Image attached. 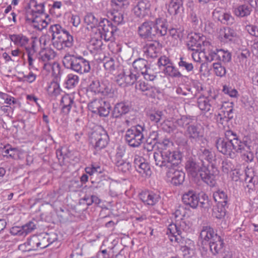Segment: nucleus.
<instances>
[{
    "instance_id": "f257e3e1",
    "label": "nucleus",
    "mask_w": 258,
    "mask_h": 258,
    "mask_svg": "<svg viewBox=\"0 0 258 258\" xmlns=\"http://www.w3.org/2000/svg\"><path fill=\"white\" fill-rule=\"evenodd\" d=\"M216 147L219 152L231 158L234 157L235 152L242 153L249 149L246 142L239 140L237 135L231 131L225 133L224 138H220L217 140Z\"/></svg>"
},
{
    "instance_id": "f03ea898",
    "label": "nucleus",
    "mask_w": 258,
    "mask_h": 258,
    "mask_svg": "<svg viewBox=\"0 0 258 258\" xmlns=\"http://www.w3.org/2000/svg\"><path fill=\"white\" fill-rule=\"evenodd\" d=\"M185 169L188 174L192 177L197 179L201 178L211 186L215 185L217 170L212 165L206 166L203 161L199 163L193 159H189L186 162Z\"/></svg>"
},
{
    "instance_id": "7ed1b4c3",
    "label": "nucleus",
    "mask_w": 258,
    "mask_h": 258,
    "mask_svg": "<svg viewBox=\"0 0 258 258\" xmlns=\"http://www.w3.org/2000/svg\"><path fill=\"white\" fill-rule=\"evenodd\" d=\"M49 31L52 33L53 45L58 50L70 48L74 44V39L69 31L59 24L51 25Z\"/></svg>"
},
{
    "instance_id": "20e7f679",
    "label": "nucleus",
    "mask_w": 258,
    "mask_h": 258,
    "mask_svg": "<svg viewBox=\"0 0 258 258\" xmlns=\"http://www.w3.org/2000/svg\"><path fill=\"white\" fill-rule=\"evenodd\" d=\"M62 62L66 68L80 74L88 73L91 69L89 61L81 56L67 54L63 57Z\"/></svg>"
},
{
    "instance_id": "39448f33",
    "label": "nucleus",
    "mask_w": 258,
    "mask_h": 258,
    "mask_svg": "<svg viewBox=\"0 0 258 258\" xmlns=\"http://www.w3.org/2000/svg\"><path fill=\"white\" fill-rule=\"evenodd\" d=\"M191 224L188 221L181 219L175 224H170L166 230V235L171 242L180 243L182 240V232L190 231Z\"/></svg>"
},
{
    "instance_id": "423d86ee",
    "label": "nucleus",
    "mask_w": 258,
    "mask_h": 258,
    "mask_svg": "<svg viewBox=\"0 0 258 258\" xmlns=\"http://www.w3.org/2000/svg\"><path fill=\"white\" fill-rule=\"evenodd\" d=\"M161 23L160 18H156L155 21L144 22L138 28L140 36L143 39H153L156 37L161 36V30L158 26Z\"/></svg>"
},
{
    "instance_id": "0eeeda50",
    "label": "nucleus",
    "mask_w": 258,
    "mask_h": 258,
    "mask_svg": "<svg viewBox=\"0 0 258 258\" xmlns=\"http://www.w3.org/2000/svg\"><path fill=\"white\" fill-rule=\"evenodd\" d=\"M143 131V127L140 125L133 127L126 131L125 139L130 146L138 147L141 144L144 139Z\"/></svg>"
},
{
    "instance_id": "6e6552de",
    "label": "nucleus",
    "mask_w": 258,
    "mask_h": 258,
    "mask_svg": "<svg viewBox=\"0 0 258 258\" xmlns=\"http://www.w3.org/2000/svg\"><path fill=\"white\" fill-rule=\"evenodd\" d=\"M199 108L204 113L209 112L210 114L215 109L220 107L221 101L217 100L215 97H200L197 101Z\"/></svg>"
},
{
    "instance_id": "1a4fd4ad",
    "label": "nucleus",
    "mask_w": 258,
    "mask_h": 258,
    "mask_svg": "<svg viewBox=\"0 0 258 258\" xmlns=\"http://www.w3.org/2000/svg\"><path fill=\"white\" fill-rule=\"evenodd\" d=\"M98 30L100 31V37L105 41H113L114 39V34L118 30L116 26L107 19H103L99 23Z\"/></svg>"
},
{
    "instance_id": "9d476101",
    "label": "nucleus",
    "mask_w": 258,
    "mask_h": 258,
    "mask_svg": "<svg viewBox=\"0 0 258 258\" xmlns=\"http://www.w3.org/2000/svg\"><path fill=\"white\" fill-rule=\"evenodd\" d=\"M109 137L103 130L96 131L92 134V143L94 144V148L96 151H99L107 145Z\"/></svg>"
},
{
    "instance_id": "9b49d317",
    "label": "nucleus",
    "mask_w": 258,
    "mask_h": 258,
    "mask_svg": "<svg viewBox=\"0 0 258 258\" xmlns=\"http://www.w3.org/2000/svg\"><path fill=\"white\" fill-rule=\"evenodd\" d=\"M136 88L144 92L147 96L160 99L161 92L159 88L152 87L144 81L140 80L137 82Z\"/></svg>"
},
{
    "instance_id": "f8f14e48",
    "label": "nucleus",
    "mask_w": 258,
    "mask_h": 258,
    "mask_svg": "<svg viewBox=\"0 0 258 258\" xmlns=\"http://www.w3.org/2000/svg\"><path fill=\"white\" fill-rule=\"evenodd\" d=\"M219 236L214 229L210 226H204L201 230L200 237L203 245L209 244Z\"/></svg>"
},
{
    "instance_id": "ddd939ff",
    "label": "nucleus",
    "mask_w": 258,
    "mask_h": 258,
    "mask_svg": "<svg viewBox=\"0 0 258 258\" xmlns=\"http://www.w3.org/2000/svg\"><path fill=\"white\" fill-rule=\"evenodd\" d=\"M187 43L189 50L191 51L198 50L202 48L203 46L206 45L208 42L205 41V37L199 34L195 33L189 37Z\"/></svg>"
},
{
    "instance_id": "4468645a",
    "label": "nucleus",
    "mask_w": 258,
    "mask_h": 258,
    "mask_svg": "<svg viewBox=\"0 0 258 258\" xmlns=\"http://www.w3.org/2000/svg\"><path fill=\"white\" fill-rule=\"evenodd\" d=\"M144 149L148 152L154 150V159L155 164L161 167V144L159 142H152L151 144L146 142L144 145Z\"/></svg>"
},
{
    "instance_id": "2eb2a0df",
    "label": "nucleus",
    "mask_w": 258,
    "mask_h": 258,
    "mask_svg": "<svg viewBox=\"0 0 258 258\" xmlns=\"http://www.w3.org/2000/svg\"><path fill=\"white\" fill-rule=\"evenodd\" d=\"M161 45L158 41L149 42L143 48V51L147 56L155 58L160 53Z\"/></svg>"
},
{
    "instance_id": "dca6fc26",
    "label": "nucleus",
    "mask_w": 258,
    "mask_h": 258,
    "mask_svg": "<svg viewBox=\"0 0 258 258\" xmlns=\"http://www.w3.org/2000/svg\"><path fill=\"white\" fill-rule=\"evenodd\" d=\"M207 59L209 61H212L214 59H218L223 63L229 62L231 59V54L227 50L223 49H217L216 51L211 52Z\"/></svg>"
},
{
    "instance_id": "f3484780",
    "label": "nucleus",
    "mask_w": 258,
    "mask_h": 258,
    "mask_svg": "<svg viewBox=\"0 0 258 258\" xmlns=\"http://www.w3.org/2000/svg\"><path fill=\"white\" fill-rule=\"evenodd\" d=\"M199 199V195L192 190H189L185 192L182 198L184 204L193 209L196 208L198 206Z\"/></svg>"
},
{
    "instance_id": "a211bd4d",
    "label": "nucleus",
    "mask_w": 258,
    "mask_h": 258,
    "mask_svg": "<svg viewBox=\"0 0 258 258\" xmlns=\"http://www.w3.org/2000/svg\"><path fill=\"white\" fill-rule=\"evenodd\" d=\"M162 66H164L163 69L164 73L169 76L172 77H181V73L176 69L172 65L170 59L165 56H162Z\"/></svg>"
},
{
    "instance_id": "6ab92c4d",
    "label": "nucleus",
    "mask_w": 258,
    "mask_h": 258,
    "mask_svg": "<svg viewBox=\"0 0 258 258\" xmlns=\"http://www.w3.org/2000/svg\"><path fill=\"white\" fill-rule=\"evenodd\" d=\"M89 89L96 94H101L103 96L107 95L110 89L103 84H100L99 80L94 79L91 81L89 86Z\"/></svg>"
},
{
    "instance_id": "aec40b11",
    "label": "nucleus",
    "mask_w": 258,
    "mask_h": 258,
    "mask_svg": "<svg viewBox=\"0 0 258 258\" xmlns=\"http://www.w3.org/2000/svg\"><path fill=\"white\" fill-rule=\"evenodd\" d=\"M213 15L224 24L232 25L234 22V18L231 14L223 10L215 9L213 12Z\"/></svg>"
},
{
    "instance_id": "412c9836",
    "label": "nucleus",
    "mask_w": 258,
    "mask_h": 258,
    "mask_svg": "<svg viewBox=\"0 0 258 258\" xmlns=\"http://www.w3.org/2000/svg\"><path fill=\"white\" fill-rule=\"evenodd\" d=\"M45 17V19H42L39 16H35L34 18L27 17V21L32 23V26L33 28L38 30L41 31L46 28L50 22V19L47 20L48 15H46Z\"/></svg>"
},
{
    "instance_id": "4be33fe9",
    "label": "nucleus",
    "mask_w": 258,
    "mask_h": 258,
    "mask_svg": "<svg viewBox=\"0 0 258 258\" xmlns=\"http://www.w3.org/2000/svg\"><path fill=\"white\" fill-rule=\"evenodd\" d=\"M150 6V4L147 1H142L138 2L134 9L135 14L139 18L144 17L149 13Z\"/></svg>"
},
{
    "instance_id": "5701e85b",
    "label": "nucleus",
    "mask_w": 258,
    "mask_h": 258,
    "mask_svg": "<svg viewBox=\"0 0 258 258\" xmlns=\"http://www.w3.org/2000/svg\"><path fill=\"white\" fill-rule=\"evenodd\" d=\"M139 197L145 204L153 206L158 201L159 196L149 190H145L139 194Z\"/></svg>"
},
{
    "instance_id": "b1692460",
    "label": "nucleus",
    "mask_w": 258,
    "mask_h": 258,
    "mask_svg": "<svg viewBox=\"0 0 258 258\" xmlns=\"http://www.w3.org/2000/svg\"><path fill=\"white\" fill-rule=\"evenodd\" d=\"M237 36V33L235 31L229 27L224 28L220 31V37L221 40L224 42L235 40Z\"/></svg>"
},
{
    "instance_id": "393cba45",
    "label": "nucleus",
    "mask_w": 258,
    "mask_h": 258,
    "mask_svg": "<svg viewBox=\"0 0 258 258\" xmlns=\"http://www.w3.org/2000/svg\"><path fill=\"white\" fill-rule=\"evenodd\" d=\"M185 120L186 118L184 117H182L180 118L177 119L175 122L170 120L164 121L162 122V130L169 133L173 131L177 126H183Z\"/></svg>"
},
{
    "instance_id": "a878e982",
    "label": "nucleus",
    "mask_w": 258,
    "mask_h": 258,
    "mask_svg": "<svg viewBox=\"0 0 258 258\" xmlns=\"http://www.w3.org/2000/svg\"><path fill=\"white\" fill-rule=\"evenodd\" d=\"M245 184L249 189H252L254 185L257 183V177L255 175L254 172L252 169L247 168L245 171Z\"/></svg>"
},
{
    "instance_id": "bb28decb",
    "label": "nucleus",
    "mask_w": 258,
    "mask_h": 258,
    "mask_svg": "<svg viewBox=\"0 0 258 258\" xmlns=\"http://www.w3.org/2000/svg\"><path fill=\"white\" fill-rule=\"evenodd\" d=\"M10 39L18 47L25 48L29 46V39L22 34L12 35Z\"/></svg>"
},
{
    "instance_id": "cd10ccee",
    "label": "nucleus",
    "mask_w": 258,
    "mask_h": 258,
    "mask_svg": "<svg viewBox=\"0 0 258 258\" xmlns=\"http://www.w3.org/2000/svg\"><path fill=\"white\" fill-rule=\"evenodd\" d=\"M210 249L212 253L216 255L223 251L224 246L223 240L220 236L216 238L213 241L209 244Z\"/></svg>"
},
{
    "instance_id": "c85d7f7f",
    "label": "nucleus",
    "mask_w": 258,
    "mask_h": 258,
    "mask_svg": "<svg viewBox=\"0 0 258 258\" xmlns=\"http://www.w3.org/2000/svg\"><path fill=\"white\" fill-rule=\"evenodd\" d=\"M130 109V106L125 102L117 103L113 109L112 115L115 118H118L127 113Z\"/></svg>"
},
{
    "instance_id": "c756f323",
    "label": "nucleus",
    "mask_w": 258,
    "mask_h": 258,
    "mask_svg": "<svg viewBox=\"0 0 258 258\" xmlns=\"http://www.w3.org/2000/svg\"><path fill=\"white\" fill-rule=\"evenodd\" d=\"M56 56L55 52L50 48L42 49L39 53L38 59L43 62H50Z\"/></svg>"
},
{
    "instance_id": "7c9ffc66",
    "label": "nucleus",
    "mask_w": 258,
    "mask_h": 258,
    "mask_svg": "<svg viewBox=\"0 0 258 258\" xmlns=\"http://www.w3.org/2000/svg\"><path fill=\"white\" fill-rule=\"evenodd\" d=\"M133 66L137 72L136 73H141L142 75L146 74L148 72V62L144 59L139 58L136 59L133 63Z\"/></svg>"
},
{
    "instance_id": "2f4dec72",
    "label": "nucleus",
    "mask_w": 258,
    "mask_h": 258,
    "mask_svg": "<svg viewBox=\"0 0 258 258\" xmlns=\"http://www.w3.org/2000/svg\"><path fill=\"white\" fill-rule=\"evenodd\" d=\"M162 157L164 160H162V166H166V162L168 163H171L174 161H178L181 157L180 155L174 151H171V149H169L167 152H164V154L162 153Z\"/></svg>"
},
{
    "instance_id": "473e14b6",
    "label": "nucleus",
    "mask_w": 258,
    "mask_h": 258,
    "mask_svg": "<svg viewBox=\"0 0 258 258\" xmlns=\"http://www.w3.org/2000/svg\"><path fill=\"white\" fill-rule=\"evenodd\" d=\"M62 110L65 113H68L71 109L75 106L74 97L69 94L64 95L61 99Z\"/></svg>"
},
{
    "instance_id": "72a5a7b5",
    "label": "nucleus",
    "mask_w": 258,
    "mask_h": 258,
    "mask_svg": "<svg viewBox=\"0 0 258 258\" xmlns=\"http://www.w3.org/2000/svg\"><path fill=\"white\" fill-rule=\"evenodd\" d=\"M30 5H33L30 12V15L31 16V18H34L35 16L39 17L40 15H42L44 13V3L37 4L35 1L32 0L30 2Z\"/></svg>"
},
{
    "instance_id": "f704fd0d",
    "label": "nucleus",
    "mask_w": 258,
    "mask_h": 258,
    "mask_svg": "<svg viewBox=\"0 0 258 258\" xmlns=\"http://www.w3.org/2000/svg\"><path fill=\"white\" fill-rule=\"evenodd\" d=\"M251 9L248 5L244 4L237 6L234 9V13L238 17H244L250 14Z\"/></svg>"
},
{
    "instance_id": "c9c22d12",
    "label": "nucleus",
    "mask_w": 258,
    "mask_h": 258,
    "mask_svg": "<svg viewBox=\"0 0 258 258\" xmlns=\"http://www.w3.org/2000/svg\"><path fill=\"white\" fill-rule=\"evenodd\" d=\"M108 17L113 21L115 25H119L123 22V14L122 12L113 10L108 13Z\"/></svg>"
},
{
    "instance_id": "e433bc0d",
    "label": "nucleus",
    "mask_w": 258,
    "mask_h": 258,
    "mask_svg": "<svg viewBox=\"0 0 258 258\" xmlns=\"http://www.w3.org/2000/svg\"><path fill=\"white\" fill-rule=\"evenodd\" d=\"M198 155L201 161H203V160H206L211 162L214 157V154L211 151L206 148H203V147L200 149Z\"/></svg>"
},
{
    "instance_id": "4c0bfd02",
    "label": "nucleus",
    "mask_w": 258,
    "mask_h": 258,
    "mask_svg": "<svg viewBox=\"0 0 258 258\" xmlns=\"http://www.w3.org/2000/svg\"><path fill=\"white\" fill-rule=\"evenodd\" d=\"M187 133L190 138L198 139L203 137L201 129L194 125H190L188 127Z\"/></svg>"
},
{
    "instance_id": "58836bf2",
    "label": "nucleus",
    "mask_w": 258,
    "mask_h": 258,
    "mask_svg": "<svg viewBox=\"0 0 258 258\" xmlns=\"http://www.w3.org/2000/svg\"><path fill=\"white\" fill-rule=\"evenodd\" d=\"M84 22L91 28L99 27V22L97 18L92 13H88L84 17Z\"/></svg>"
},
{
    "instance_id": "ea45409f",
    "label": "nucleus",
    "mask_w": 258,
    "mask_h": 258,
    "mask_svg": "<svg viewBox=\"0 0 258 258\" xmlns=\"http://www.w3.org/2000/svg\"><path fill=\"white\" fill-rule=\"evenodd\" d=\"M182 5V3L170 0V3L167 6L168 11L171 15H176L179 13Z\"/></svg>"
},
{
    "instance_id": "a19ab883",
    "label": "nucleus",
    "mask_w": 258,
    "mask_h": 258,
    "mask_svg": "<svg viewBox=\"0 0 258 258\" xmlns=\"http://www.w3.org/2000/svg\"><path fill=\"white\" fill-rule=\"evenodd\" d=\"M39 237L37 236H33L27 241V250L34 251L37 250L39 247Z\"/></svg>"
},
{
    "instance_id": "79ce46f5",
    "label": "nucleus",
    "mask_w": 258,
    "mask_h": 258,
    "mask_svg": "<svg viewBox=\"0 0 258 258\" xmlns=\"http://www.w3.org/2000/svg\"><path fill=\"white\" fill-rule=\"evenodd\" d=\"M127 86L134 84L138 79L139 75L138 73H135L133 70L124 71Z\"/></svg>"
},
{
    "instance_id": "37998d69",
    "label": "nucleus",
    "mask_w": 258,
    "mask_h": 258,
    "mask_svg": "<svg viewBox=\"0 0 258 258\" xmlns=\"http://www.w3.org/2000/svg\"><path fill=\"white\" fill-rule=\"evenodd\" d=\"M213 71L215 74L218 77H223L226 74L225 67L221 62H215L213 64Z\"/></svg>"
},
{
    "instance_id": "c03bdc74",
    "label": "nucleus",
    "mask_w": 258,
    "mask_h": 258,
    "mask_svg": "<svg viewBox=\"0 0 258 258\" xmlns=\"http://www.w3.org/2000/svg\"><path fill=\"white\" fill-rule=\"evenodd\" d=\"M225 109H226V107L222 104L221 101L220 107L215 109L216 110H218V112L215 114V116L217 121L219 123L223 124L224 121H227Z\"/></svg>"
},
{
    "instance_id": "a18cd8bd",
    "label": "nucleus",
    "mask_w": 258,
    "mask_h": 258,
    "mask_svg": "<svg viewBox=\"0 0 258 258\" xmlns=\"http://www.w3.org/2000/svg\"><path fill=\"white\" fill-rule=\"evenodd\" d=\"M118 67L117 62L111 57L107 58L104 62L105 69L109 72L112 73Z\"/></svg>"
},
{
    "instance_id": "49530a36",
    "label": "nucleus",
    "mask_w": 258,
    "mask_h": 258,
    "mask_svg": "<svg viewBox=\"0 0 258 258\" xmlns=\"http://www.w3.org/2000/svg\"><path fill=\"white\" fill-rule=\"evenodd\" d=\"M79 82V77L77 75L70 74L67 76L66 85L67 87L71 89L75 87Z\"/></svg>"
},
{
    "instance_id": "de8ad7c7",
    "label": "nucleus",
    "mask_w": 258,
    "mask_h": 258,
    "mask_svg": "<svg viewBox=\"0 0 258 258\" xmlns=\"http://www.w3.org/2000/svg\"><path fill=\"white\" fill-rule=\"evenodd\" d=\"M104 100L102 99H96L90 102L88 105L89 109L94 113L98 112V109L100 107Z\"/></svg>"
},
{
    "instance_id": "09e8293b",
    "label": "nucleus",
    "mask_w": 258,
    "mask_h": 258,
    "mask_svg": "<svg viewBox=\"0 0 258 258\" xmlns=\"http://www.w3.org/2000/svg\"><path fill=\"white\" fill-rule=\"evenodd\" d=\"M213 197L215 201L221 203L222 205L227 203V196L223 191L219 190L215 192Z\"/></svg>"
},
{
    "instance_id": "8fccbe9b",
    "label": "nucleus",
    "mask_w": 258,
    "mask_h": 258,
    "mask_svg": "<svg viewBox=\"0 0 258 258\" xmlns=\"http://www.w3.org/2000/svg\"><path fill=\"white\" fill-rule=\"evenodd\" d=\"M110 109V104L104 100L103 103H102V105L98 109V112H97L96 114H99L100 116H107L109 113Z\"/></svg>"
},
{
    "instance_id": "3c124183",
    "label": "nucleus",
    "mask_w": 258,
    "mask_h": 258,
    "mask_svg": "<svg viewBox=\"0 0 258 258\" xmlns=\"http://www.w3.org/2000/svg\"><path fill=\"white\" fill-rule=\"evenodd\" d=\"M185 173L180 170H177L175 173L174 178L172 180L171 183L175 185H178L183 183L184 180Z\"/></svg>"
},
{
    "instance_id": "603ef678",
    "label": "nucleus",
    "mask_w": 258,
    "mask_h": 258,
    "mask_svg": "<svg viewBox=\"0 0 258 258\" xmlns=\"http://www.w3.org/2000/svg\"><path fill=\"white\" fill-rule=\"evenodd\" d=\"M199 195V200H198V205L200 204L201 207L203 208L208 209L211 206V202L209 200L208 196L204 193Z\"/></svg>"
},
{
    "instance_id": "864d4df0",
    "label": "nucleus",
    "mask_w": 258,
    "mask_h": 258,
    "mask_svg": "<svg viewBox=\"0 0 258 258\" xmlns=\"http://www.w3.org/2000/svg\"><path fill=\"white\" fill-rule=\"evenodd\" d=\"M119 171L122 173L129 172L131 169L132 165L130 162L126 161H122L115 164Z\"/></svg>"
},
{
    "instance_id": "5fc2aeb1",
    "label": "nucleus",
    "mask_w": 258,
    "mask_h": 258,
    "mask_svg": "<svg viewBox=\"0 0 258 258\" xmlns=\"http://www.w3.org/2000/svg\"><path fill=\"white\" fill-rule=\"evenodd\" d=\"M225 209L222 206H216L213 209L212 216L217 219H221L225 215Z\"/></svg>"
},
{
    "instance_id": "6e6d98bb",
    "label": "nucleus",
    "mask_w": 258,
    "mask_h": 258,
    "mask_svg": "<svg viewBox=\"0 0 258 258\" xmlns=\"http://www.w3.org/2000/svg\"><path fill=\"white\" fill-rule=\"evenodd\" d=\"M125 152V149L124 147L119 146L117 148L114 159L115 164L123 161L122 158L124 155Z\"/></svg>"
},
{
    "instance_id": "4d7b16f0",
    "label": "nucleus",
    "mask_w": 258,
    "mask_h": 258,
    "mask_svg": "<svg viewBox=\"0 0 258 258\" xmlns=\"http://www.w3.org/2000/svg\"><path fill=\"white\" fill-rule=\"evenodd\" d=\"M85 170L86 173L91 176H96L102 173V169L99 166L92 165L91 167H86Z\"/></svg>"
},
{
    "instance_id": "13d9d810",
    "label": "nucleus",
    "mask_w": 258,
    "mask_h": 258,
    "mask_svg": "<svg viewBox=\"0 0 258 258\" xmlns=\"http://www.w3.org/2000/svg\"><path fill=\"white\" fill-rule=\"evenodd\" d=\"M170 165H167L166 167V175L165 177V180L169 182H172V180L174 178V175L175 172H176L177 170L173 167H168Z\"/></svg>"
},
{
    "instance_id": "bf43d9fd",
    "label": "nucleus",
    "mask_w": 258,
    "mask_h": 258,
    "mask_svg": "<svg viewBox=\"0 0 258 258\" xmlns=\"http://www.w3.org/2000/svg\"><path fill=\"white\" fill-rule=\"evenodd\" d=\"M112 5L114 8L125 9L129 5L128 0H111Z\"/></svg>"
},
{
    "instance_id": "052dcab7",
    "label": "nucleus",
    "mask_w": 258,
    "mask_h": 258,
    "mask_svg": "<svg viewBox=\"0 0 258 258\" xmlns=\"http://www.w3.org/2000/svg\"><path fill=\"white\" fill-rule=\"evenodd\" d=\"M36 228V225L33 221H29L22 226L24 236L32 232Z\"/></svg>"
},
{
    "instance_id": "680f3d73",
    "label": "nucleus",
    "mask_w": 258,
    "mask_h": 258,
    "mask_svg": "<svg viewBox=\"0 0 258 258\" xmlns=\"http://www.w3.org/2000/svg\"><path fill=\"white\" fill-rule=\"evenodd\" d=\"M137 170L140 173L145 174L146 175H150L151 174L150 167L148 163L145 162V161L140 164L138 167Z\"/></svg>"
},
{
    "instance_id": "e2e57ef3",
    "label": "nucleus",
    "mask_w": 258,
    "mask_h": 258,
    "mask_svg": "<svg viewBox=\"0 0 258 258\" xmlns=\"http://www.w3.org/2000/svg\"><path fill=\"white\" fill-rule=\"evenodd\" d=\"M149 118L154 123H158L161 118V111H152L148 114Z\"/></svg>"
},
{
    "instance_id": "0e129e2a",
    "label": "nucleus",
    "mask_w": 258,
    "mask_h": 258,
    "mask_svg": "<svg viewBox=\"0 0 258 258\" xmlns=\"http://www.w3.org/2000/svg\"><path fill=\"white\" fill-rule=\"evenodd\" d=\"M223 92L232 98H237L238 96V92L237 90L227 86H223Z\"/></svg>"
},
{
    "instance_id": "69168bd1",
    "label": "nucleus",
    "mask_w": 258,
    "mask_h": 258,
    "mask_svg": "<svg viewBox=\"0 0 258 258\" xmlns=\"http://www.w3.org/2000/svg\"><path fill=\"white\" fill-rule=\"evenodd\" d=\"M90 45L92 46V49L97 50L101 49L103 43L101 39L93 37L91 38L90 41Z\"/></svg>"
},
{
    "instance_id": "338daca9",
    "label": "nucleus",
    "mask_w": 258,
    "mask_h": 258,
    "mask_svg": "<svg viewBox=\"0 0 258 258\" xmlns=\"http://www.w3.org/2000/svg\"><path fill=\"white\" fill-rule=\"evenodd\" d=\"M116 83L120 86L125 87L127 86L126 83V77L124 75V71L122 73L118 74L115 79Z\"/></svg>"
},
{
    "instance_id": "774afa93",
    "label": "nucleus",
    "mask_w": 258,
    "mask_h": 258,
    "mask_svg": "<svg viewBox=\"0 0 258 258\" xmlns=\"http://www.w3.org/2000/svg\"><path fill=\"white\" fill-rule=\"evenodd\" d=\"M245 30L251 35L258 37V27L253 25H247Z\"/></svg>"
}]
</instances>
